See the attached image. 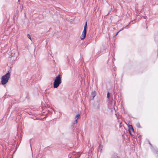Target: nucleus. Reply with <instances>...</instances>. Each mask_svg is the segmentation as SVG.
Masks as SVG:
<instances>
[{
	"mask_svg": "<svg viewBox=\"0 0 158 158\" xmlns=\"http://www.w3.org/2000/svg\"><path fill=\"white\" fill-rule=\"evenodd\" d=\"M61 82V78L60 75L57 76L53 83V87L54 88H57Z\"/></svg>",
	"mask_w": 158,
	"mask_h": 158,
	"instance_id": "2",
	"label": "nucleus"
},
{
	"mask_svg": "<svg viewBox=\"0 0 158 158\" xmlns=\"http://www.w3.org/2000/svg\"><path fill=\"white\" fill-rule=\"evenodd\" d=\"M79 118H76V117H75V122L76 123H77V120Z\"/></svg>",
	"mask_w": 158,
	"mask_h": 158,
	"instance_id": "9",
	"label": "nucleus"
},
{
	"mask_svg": "<svg viewBox=\"0 0 158 158\" xmlns=\"http://www.w3.org/2000/svg\"><path fill=\"white\" fill-rule=\"evenodd\" d=\"M86 29H87V22L86 23L84 27V30H85L86 31Z\"/></svg>",
	"mask_w": 158,
	"mask_h": 158,
	"instance_id": "7",
	"label": "nucleus"
},
{
	"mask_svg": "<svg viewBox=\"0 0 158 158\" xmlns=\"http://www.w3.org/2000/svg\"><path fill=\"white\" fill-rule=\"evenodd\" d=\"M136 126L139 127V128H140L141 127H140V123H137L136 124Z\"/></svg>",
	"mask_w": 158,
	"mask_h": 158,
	"instance_id": "8",
	"label": "nucleus"
},
{
	"mask_svg": "<svg viewBox=\"0 0 158 158\" xmlns=\"http://www.w3.org/2000/svg\"><path fill=\"white\" fill-rule=\"evenodd\" d=\"M86 34V31L84 30L82 32V34L81 36V40H83L85 38Z\"/></svg>",
	"mask_w": 158,
	"mask_h": 158,
	"instance_id": "4",
	"label": "nucleus"
},
{
	"mask_svg": "<svg viewBox=\"0 0 158 158\" xmlns=\"http://www.w3.org/2000/svg\"><path fill=\"white\" fill-rule=\"evenodd\" d=\"M73 155L75 156V158H79L80 156V154L79 153H75L73 152Z\"/></svg>",
	"mask_w": 158,
	"mask_h": 158,
	"instance_id": "5",
	"label": "nucleus"
},
{
	"mask_svg": "<svg viewBox=\"0 0 158 158\" xmlns=\"http://www.w3.org/2000/svg\"><path fill=\"white\" fill-rule=\"evenodd\" d=\"M119 32H118L116 34V35H117L118 34V33Z\"/></svg>",
	"mask_w": 158,
	"mask_h": 158,
	"instance_id": "15",
	"label": "nucleus"
},
{
	"mask_svg": "<svg viewBox=\"0 0 158 158\" xmlns=\"http://www.w3.org/2000/svg\"><path fill=\"white\" fill-rule=\"evenodd\" d=\"M80 115L79 114H77L76 116L75 117H76V118H79L80 117Z\"/></svg>",
	"mask_w": 158,
	"mask_h": 158,
	"instance_id": "11",
	"label": "nucleus"
},
{
	"mask_svg": "<svg viewBox=\"0 0 158 158\" xmlns=\"http://www.w3.org/2000/svg\"><path fill=\"white\" fill-rule=\"evenodd\" d=\"M127 26H126V27H123V28L121 30H120L119 31H122V30H123L124 29V28H126V27H127Z\"/></svg>",
	"mask_w": 158,
	"mask_h": 158,
	"instance_id": "13",
	"label": "nucleus"
},
{
	"mask_svg": "<svg viewBox=\"0 0 158 158\" xmlns=\"http://www.w3.org/2000/svg\"><path fill=\"white\" fill-rule=\"evenodd\" d=\"M131 127L132 128V130H133V129L132 127V126L131 125H130V126H129V127Z\"/></svg>",
	"mask_w": 158,
	"mask_h": 158,
	"instance_id": "14",
	"label": "nucleus"
},
{
	"mask_svg": "<svg viewBox=\"0 0 158 158\" xmlns=\"http://www.w3.org/2000/svg\"><path fill=\"white\" fill-rule=\"evenodd\" d=\"M96 92L95 91H93V92H92L91 94V96L92 97H93V99H94V98L96 96Z\"/></svg>",
	"mask_w": 158,
	"mask_h": 158,
	"instance_id": "6",
	"label": "nucleus"
},
{
	"mask_svg": "<svg viewBox=\"0 0 158 158\" xmlns=\"http://www.w3.org/2000/svg\"><path fill=\"white\" fill-rule=\"evenodd\" d=\"M11 57L12 58L13 60H15L16 59L18 55V51L16 49H13L11 50V52L9 53Z\"/></svg>",
	"mask_w": 158,
	"mask_h": 158,
	"instance_id": "3",
	"label": "nucleus"
},
{
	"mask_svg": "<svg viewBox=\"0 0 158 158\" xmlns=\"http://www.w3.org/2000/svg\"><path fill=\"white\" fill-rule=\"evenodd\" d=\"M10 73L9 72L7 73L5 75L2 76L1 78V83L2 85L7 83L10 78Z\"/></svg>",
	"mask_w": 158,
	"mask_h": 158,
	"instance_id": "1",
	"label": "nucleus"
},
{
	"mask_svg": "<svg viewBox=\"0 0 158 158\" xmlns=\"http://www.w3.org/2000/svg\"><path fill=\"white\" fill-rule=\"evenodd\" d=\"M109 97H110L109 93V92H108L107 93V98H109Z\"/></svg>",
	"mask_w": 158,
	"mask_h": 158,
	"instance_id": "12",
	"label": "nucleus"
},
{
	"mask_svg": "<svg viewBox=\"0 0 158 158\" xmlns=\"http://www.w3.org/2000/svg\"><path fill=\"white\" fill-rule=\"evenodd\" d=\"M27 37L31 40V38L30 37V36L29 34H27Z\"/></svg>",
	"mask_w": 158,
	"mask_h": 158,
	"instance_id": "10",
	"label": "nucleus"
}]
</instances>
